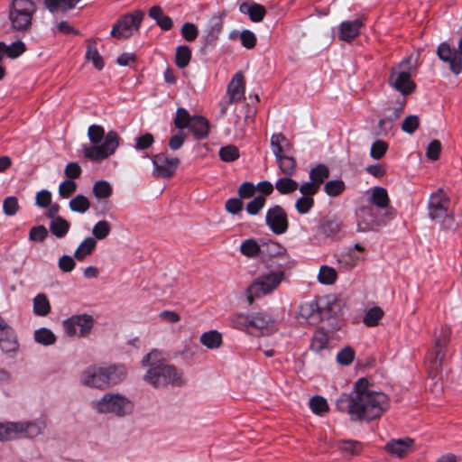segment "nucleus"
<instances>
[{"label": "nucleus", "mask_w": 462, "mask_h": 462, "mask_svg": "<svg viewBox=\"0 0 462 462\" xmlns=\"http://www.w3.org/2000/svg\"><path fill=\"white\" fill-rule=\"evenodd\" d=\"M338 411L346 413L351 421L370 422L383 416L390 408L389 396L374 390L366 378H359L350 393H343L336 400Z\"/></svg>", "instance_id": "f257e3e1"}, {"label": "nucleus", "mask_w": 462, "mask_h": 462, "mask_svg": "<svg viewBox=\"0 0 462 462\" xmlns=\"http://www.w3.org/2000/svg\"><path fill=\"white\" fill-rule=\"evenodd\" d=\"M451 329L444 326L435 332L433 346L425 356V368L429 377L437 379L448 365L450 350L448 347Z\"/></svg>", "instance_id": "f03ea898"}, {"label": "nucleus", "mask_w": 462, "mask_h": 462, "mask_svg": "<svg viewBox=\"0 0 462 462\" xmlns=\"http://www.w3.org/2000/svg\"><path fill=\"white\" fill-rule=\"evenodd\" d=\"M88 135L92 145L85 147L84 156L97 162L107 158L116 150V131H109L105 135L102 126L92 125L88 127Z\"/></svg>", "instance_id": "7ed1b4c3"}, {"label": "nucleus", "mask_w": 462, "mask_h": 462, "mask_svg": "<svg viewBox=\"0 0 462 462\" xmlns=\"http://www.w3.org/2000/svg\"><path fill=\"white\" fill-rule=\"evenodd\" d=\"M449 204L450 198L442 188H439L430 195L427 205L429 218L439 223L444 230H454L457 226L454 214L448 212Z\"/></svg>", "instance_id": "20e7f679"}, {"label": "nucleus", "mask_w": 462, "mask_h": 462, "mask_svg": "<svg viewBox=\"0 0 462 462\" xmlns=\"http://www.w3.org/2000/svg\"><path fill=\"white\" fill-rule=\"evenodd\" d=\"M37 5L32 0H12L8 6V20L13 31L27 32L32 25Z\"/></svg>", "instance_id": "39448f33"}, {"label": "nucleus", "mask_w": 462, "mask_h": 462, "mask_svg": "<svg viewBox=\"0 0 462 462\" xmlns=\"http://www.w3.org/2000/svg\"><path fill=\"white\" fill-rule=\"evenodd\" d=\"M270 145L282 173L285 176H293L296 172L297 162L291 154L292 146L287 137L282 133L273 134Z\"/></svg>", "instance_id": "423d86ee"}, {"label": "nucleus", "mask_w": 462, "mask_h": 462, "mask_svg": "<svg viewBox=\"0 0 462 462\" xmlns=\"http://www.w3.org/2000/svg\"><path fill=\"white\" fill-rule=\"evenodd\" d=\"M143 380L154 388L165 387L169 384L180 386L183 382L181 374L171 365L152 364L143 376Z\"/></svg>", "instance_id": "0eeeda50"}, {"label": "nucleus", "mask_w": 462, "mask_h": 462, "mask_svg": "<svg viewBox=\"0 0 462 462\" xmlns=\"http://www.w3.org/2000/svg\"><path fill=\"white\" fill-rule=\"evenodd\" d=\"M299 316L310 325H318L332 316V307L327 299L316 298L300 305Z\"/></svg>", "instance_id": "6e6552de"}, {"label": "nucleus", "mask_w": 462, "mask_h": 462, "mask_svg": "<svg viewBox=\"0 0 462 462\" xmlns=\"http://www.w3.org/2000/svg\"><path fill=\"white\" fill-rule=\"evenodd\" d=\"M284 280L285 273L283 271L270 272L259 275L247 288L246 293L249 303H252L254 298H260L273 292Z\"/></svg>", "instance_id": "1a4fd4ad"}, {"label": "nucleus", "mask_w": 462, "mask_h": 462, "mask_svg": "<svg viewBox=\"0 0 462 462\" xmlns=\"http://www.w3.org/2000/svg\"><path fill=\"white\" fill-rule=\"evenodd\" d=\"M412 69L411 57H405L396 68H392L389 84L402 96L412 93L416 84L411 80V70Z\"/></svg>", "instance_id": "9d476101"}, {"label": "nucleus", "mask_w": 462, "mask_h": 462, "mask_svg": "<svg viewBox=\"0 0 462 462\" xmlns=\"http://www.w3.org/2000/svg\"><path fill=\"white\" fill-rule=\"evenodd\" d=\"M387 213L373 206H362L356 212V226L358 232L378 231L386 226L389 219H386Z\"/></svg>", "instance_id": "9b49d317"}, {"label": "nucleus", "mask_w": 462, "mask_h": 462, "mask_svg": "<svg viewBox=\"0 0 462 462\" xmlns=\"http://www.w3.org/2000/svg\"><path fill=\"white\" fill-rule=\"evenodd\" d=\"M116 374V365L87 367L80 375V383L90 388L100 390L110 386L112 376Z\"/></svg>", "instance_id": "f8f14e48"}, {"label": "nucleus", "mask_w": 462, "mask_h": 462, "mask_svg": "<svg viewBox=\"0 0 462 462\" xmlns=\"http://www.w3.org/2000/svg\"><path fill=\"white\" fill-rule=\"evenodd\" d=\"M151 161L153 166L152 175L162 179L173 176L180 164L179 158L169 157L165 152L152 156Z\"/></svg>", "instance_id": "ddd939ff"}, {"label": "nucleus", "mask_w": 462, "mask_h": 462, "mask_svg": "<svg viewBox=\"0 0 462 462\" xmlns=\"http://www.w3.org/2000/svg\"><path fill=\"white\" fill-rule=\"evenodd\" d=\"M143 12L140 9L127 13L117 19V39L129 38L140 28L143 18Z\"/></svg>", "instance_id": "4468645a"}, {"label": "nucleus", "mask_w": 462, "mask_h": 462, "mask_svg": "<svg viewBox=\"0 0 462 462\" xmlns=\"http://www.w3.org/2000/svg\"><path fill=\"white\" fill-rule=\"evenodd\" d=\"M265 224L275 235H282L289 228L287 213L280 205L271 207L265 215Z\"/></svg>", "instance_id": "2eb2a0df"}, {"label": "nucleus", "mask_w": 462, "mask_h": 462, "mask_svg": "<svg viewBox=\"0 0 462 462\" xmlns=\"http://www.w3.org/2000/svg\"><path fill=\"white\" fill-rule=\"evenodd\" d=\"M0 348L13 356L17 353L19 343L14 329L0 316Z\"/></svg>", "instance_id": "dca6fc26"}, {"label": "nucleus", "mask_w": 462, "mask_h": 462, "mask_svg": "<svg viewBox=\"0 0 462 462\" xmlns=\"http://www.w3.org/2000/svg\"><path fill=\"white\" fill-rule=\"evenodd\" d=\"M437 55L440 60L448 64L452 73L458 75L462 72V59L458 57L457 50L451 48L449 43L441 42L437 48Z\"/></svg>", "instance_id": "f3484780"}, {"label": "nucleus", "mask_w": 462, "mask_h": 462, "mask_svg": "<svg viewBox=\"0 0 462 462\" xmlns=\"http://www.w3.org/2000/svg\"><path fill=\"white\" fill-rule=\"evenodd\" d=\"M318 234L330 241H338L344 236L343 224L335 217H325L318 226Z\"/></svg>", "instance_id": "a211bd4d"}, {"label": "nucleus", "mask_w": 462, "mask_h": 462, "mask_svg": "<svg viewBox=\"0 0 462 462\" xmlns=\"http://www.w3.org/2000/svg\"><path fill=\"white\" fill-rule=\"evenodd\" d=\"M363 22L360 19L343 21L338 26V38L346 42H350L360 34Z\"/></svg>", "instance_id": "6ab92c4d"}, {"label": "nucleus", "mask_w": 462, "mask_h": 462, "mask_svg": "<svg viewBox=\"0 0 462 462\" xmlns=\"http://www.w3.org/2000/svg\"><path fill=\"white\" fill-rule=\"evenodd\" d=\"M245 90L244 76L241 72H236L227 85L228 103H236L244 98Z\"/></svg>", "instance_id": "aec40b11"}, {"label": "nucleus", "mask_w": 462, "mask_h": 462, "mask_svg": "<svg viewBox=\"0 0 462 462\" xmlns=\"http://www.w3.org/2000/svg\"><path fill=\"white\" fill-rule=\"evenodd\" d=\"M414 440L411 438L393 439L385 444L384 449L391 456L401 457L411 450Z\"/></svg>", "instance_id": "412c9836"}, {"label": "nucleus", "mask_w": 462, "mask_h": 462, "mask_svg": "<svg viewBox=\"0 0 462 462\" xmlns=\"http://www.w3.org/2000/svg\"><path fill=\"white\" fill-rule=\"evenodd\" d=\"M188 129L192 133L196 140L200 141L208 137L210 124L205 116L194 115Z\"/></svg>", "instance_id": "4be33fe9"}, {"label": "nucleus", "mask_w": 462, "mask_h": 462, "mask_svg": "<svg viewBox=\"0 0 462 462\" xmlns=\"http://www.w3.org/2000/svg\"><path fill=\"white\" fill-rule=\"evenodd\" d=\"M222 29H223L222 19L220 17L215 18V21L209 26V28L207 31L206 35L204 36V43L201 48V51H211L215 47Z\"/></svg>", "instance_id": "5701e85b"}, {"label": "nucleus", "mask_w": 462, "mask_h": 462, "mask_svg": "<svg viewBox=\"0 0 462 462\" xmlns=\"http://www.w3.org/2000/svg\"><path fill=\"white\" fill-rule=\"evenodd\" d=\"M239 12L247 14L254 23L262 22L266 14L264 6L257 3H252L251 5L242 3L239 5Z\"/></svg>", "instance_id": "b1692460"}, {"label": "nucleus", "mask_w": 462, "mask_h": 462, "mask_svg": "<svg viewBox=\"0 0 462 462\" xmlns=\"http://www.w3.org/2000/svg\"><path fill=\"white\" fill-rule=\"evenodd\" d=\"M81 0H43L45 8L51 14H66L72 10Z\"/></svg>", "instance_id": "393cba45"}, {"label": "nucleus", "mask_w": 462, "mask_h": 462, "mask_svg": "<svg viewBox=\"0 0 462 462\" xmlns=\"http://www.w3.org/2000/svg\"><path fill=\"white\" fill-rule=\"evenodd\" d=\"M149 16L155 21L162 31H169L173 26L171 18L164 14L162 8L159 5H153L149 9Z\"/></svg>", "instance_id": "a878e982"}, {"label": "nucleus", "mask_w": 462, "mask_h": 462, "mask_svg": "<svg viewBox=\"0 0 462 462\" xmlns=\"http://www.w3.org/2000/svg\"><path fill=\"white\" fill-rule=\"evenodd\" d=\"M87 51L85 53V59L88 61H91L93 63V66L98 69L101 70L104 68V61L103 58L99 54L97 51V42L94 39H88L87 41Z\"/></svg>", "instance_id": "bb28decb"}, {"label": "nucleus", "mask_w": 462, "mask_h": 462, "mask_svg": "<svg viewBox=\"0 0 462 462\" xmlns=\"http://www.w3.org/2000/svg\"><path fill=\"white\" fill-rule=\"evenodd\" d=\"M93 408L98 413H107L116 411V393L105 394L101 400L92 402Z\"/></svg>", "instance_id": "cd10ccee"}, {"label": "nucleus", "mask_w": 462, "mask_h": 462, "mask_svg": "<svg viewBox=\"0 0 462 462\" xmlns=\"http://www.w3.org/2000/svg\"><path fill=\"white\" fill-rule=\"evenodd\" d=\"M370 201L372 203L371 206L380 209L381 211L382 209L386 208L389 204L387 190L379 186L373 188Z\"/></svg>", "instance_id": "c85d7f7f"}, {"label": "nucleus", "mask_w": 462, "mask_h": 462, "mask_svg": "<svg viewBox=\"0 0 462 462\" xmlns=\"http://www.w3.org/2000/svg\"><path fill=\"white\" fill-rule=\"evenodd\" d=\"M97 247L95 238L88 236L85 238L78 246L74 253V258L82 262L87 256L90 255Z\"/></svg>", "instance_id": "c756f323"}, {"label": "nucleus", "mask_w": 462, "mask_h": 462, "mask_svg": "<svg viewBox=\"0 0 462 462\" xmlns=\"http://www.w3.org/2000/svg\"><path fill=\"white\" fill-rule=\"evenodd\" d=\"M222 342V334L216 329L206 331L200 336V343L208 349L218 348Z\"/></svg>", "instance_id": "7c9ffc66"}, {"label": "nucleus", "mask_w": 462, "mask_h": 462, "mask_svg": "<svg viewBox=\"0 0 462 462\" xmlns=\"http://www.w3.org/2000/svg\"><path fill=\"white\" fill-rule=\"evenodd\" d=\"M328 332L323 328H319L313 334L310 348L314 352L319 353L328 347Z\"/></svg>", "instance_id": "2f4dec72"}, {"label": "nucleus", "mask_w": 462, "mask_h": 462, "mask_svg": "<svg viewBox=\"0 0 462 462\" xmlns=\"http://www.w3.org/2000/svg\"><path fill=\"white\" fill-rule=\"evenodd\" d=\"M69 223L62 217H56L50 223V231L57 238H63L69 232Z\"/></svg>", "instance_id": "473e14b6"}, {"label": "nucleus", "mask_w": 462, "mask_h": 462, "mask_svg": "<svg viewBox=\"0 0 462 462\" xmlns=\"http://www.w3.org/2000/svg\"><path fill=\"white\" fill-rule=\"evenodd\" d=\"M384 311L379 306L370 308L363 317V323L368 328H374L379 325L383 318Z\"/></svg>", "instance_id": "72a5a7b5"}, {"label": "nucleus", "mask_w": 462, "mask_h": 462, "mask_svg": "<svg viewBox=\"0 0 462 462\" xmlns=\"http://www.w3.org/2000/svg\"><path fill=\"white\" fill-rule=\"evenodd\" d=\"M51 312V304L47 296L43 293L37 294L33 299V313L36 316L44 317Z\"/></svg>", "instance_id": "f704fd0d"}, {"label": "nucleus", "mask_w": 462, "mask_h": 462, "mask_svg": "<svg viewBox=\"0 0 462 462\" xmlns=\"http://www.w3.org/2000/svg\"><path fill=\"white\" fill-rule=\"evenodd\" d=\"M299 188L298 182L291 179V176L280 178L275 182V189L280 194L287 195L296 191Z\"/></svg>", "instance_id": "c9c22d12"}, {"label": "nucleus", "mask_w": 462, "mask_h": 462, "mask_svg": "<svg viewBox=\"0 0 462 462\" xmlns=\"http://www.w3.org/2000/svg\"><path fill=\"white\" fill-rule=\"evenodd\" d=\"M329 176V169L326 164L319 163L310 171V180L320 187Z\"/></svg>", "instance_id": "e433bc0d"}, {"label": "nucleus", "mask_w": 462, "mask_h": 462, "mask_svg": "<svg viewBox=\"0 0 462 462\" xmlns=\"http://www.w3.org/2000/svg\"><path fill=\"white\" fill-rule=\"evenodd\" d=\"M193 117L194 116H191L185 107H179L176 110L174 125L178 130L183 131L189 127L191 121L193 120Z\"/></svg>", "instance_id": "4c0bfd02"}, {"label": "nucleus", "mask_w": 462, "mask_h": 462, "mask_svg": "<svg viewBox=\"0 0 462 462\" xmlns=\"http://www.w3.org/2000/svg\"><path fill=\"white\" fill-rule=\"evenodd\" d=\"M191 60V50L188 45H180L176 48L175 64L180 69L186 68Z\"/></svg>", "instance_id": "58836bf2"}, {"label": "nucleus", "mask_w": 462, "mask_h": 462, "mask_svg": "<svg viewBox=\"0 0 462 462\" xmlns=\"http://www.w3.org/2000/svg\"><path fill=\"white\" fill-rule=\"evenodd\" d=\"M34 340L42 346H51L56 342V336L54 333L47 328H41L34 331Z\"/></svg>", "instance_id": "ea45409f"}, {"label": "nucleus", "mask_w": 462, "mask_h": 462, "mask_svg": "<svg viewBox=\"0 0 462 462\" xmlns=\"http://www.w3.org/2000/svg\"><path fill=\"white\" fill-rule=\"evenodd\" d=\"M242 254L253 258L258 256L261 253V247L254 238L245 239L240 245Z\"/></svg>", "instance_id": "a19ab883"}, {"label": "nucleus", "mask_w": 462, "mask_h": 462, "mask_svg": "<svg viewBox=\"0 0 462 462\" xmlns=\"http://www.w3.org/2000/svg\"><path fill=\"white\" fill-rule=\"evenodd\" d=\"M23 430L22 423L9 422L6 424L0 423V440H7L15 437L18 430Z\"/></svg>", "instance_id": "79ce46f5"}, {"label": "nucleus", "mask_w": 462, "mask_h": 462, "mask_svg": "<svg viewBox=\"0 0 462 462\" xmlns=\"http://www.w3.org/2000/svg\"><path fill=\"white\" fill-rule=\"evenodd\" d=\"M218 155L222 162H233L239 158L240 152L236 145L228 144L219 149Z\"/></svg>", "instance_id": "37998d69"}, {"label": "nucleus", "mask_w": 462, "mask_h": 462, "mask_svg": "<svg viewBox=\"0 0 462 462\" xmlns=\"http://www.w3.org/2000/svg\"><path fill=\"white\" fill-rule=\"evenodd\" d=\"M336 279L337 272L334 268L328 265H323L320 267L319 273L318 274V281L321 284L330 285L335 282Z\"/></svg>", "instance_id": "c03bdc74"}, {"label": "nucleus", "mask_w": 462, "mask_h": 462, "mask_svg": "<svg viewBox=\"0 0 462 462\" xmlns=\"http://www.w3.org/2000/svg\"><path fill=\"white\" fill-rule=\"evenodd\" d=\"M310 408L313 413L322 415L328 411V404L324 397L315 395L310 399Z\"/></svg>", "instance_id": "a18cd8bd"}, {"label": "nucleus", "mask_w": 462, "mask_h": 462, "mask_svg": "<svg viewBox=\"0 0 462 462\" xmlns=\"http://www.w3.org/2000/svg\"><path fill=\"white\" fill-rule=\"evenodd\" d=\"M346 188L342 180H332L328 181L324 186V191L329 197H337L340 195Z\"/></svg>", "instance_id": "49530a36"}, {"label": "nucleus", "mask_w": 462, "mask_h": 462, "mask_svg": "<svg viewBox=\"0 0 462 462\" xmlns=\"http://www.w3.org/2000/svg\"><path fill=\"white\" fill-rule=\"evenodd\" d=\"M230 323L232 328L239 330L250 329V314L238 313L234 315Z\"/></svg>", "instance_id": "de8ad7c7"}, {"label": "nucleus", "mask_w": 462, "mask_h": 462, "mask_svg": "<svg viewBox=\"0 0 462 462\" xmlns=\"http://www.w3.org/2000/svg\"><path fill=\"white\" fill-rule=\"evenodd\" d=\"M112 191L111 185L106 180H98L93 186V193L99 199L108 198Z\"/></svg>", "instance_id": "09e8293b"}, {"label": "nucleus", "mask_w": 462, "mask_h": 462, "mask_svg": "<svg viewBox=\"0 0 462 462\" xmlns=\"http://www.w3.org/2000/svg\"><path fill=\"white\" fill-rule=\"evenodd\" d=\"M90 203L83 195H77L69 201V208L72 211L85 213L88 210Z\"/></svg>", "instance_id": "8fccbe9b"}, {"label": "nucleus", "mask_w": 462, "mask_h": 462, "mask_svg": "<svg viewBox=\"0 0 462 462\" xmlns=\"http://www.w3.org/2000/svg\"><path fill=\"white\" fill-rule=\"evenodd\" d=\"M271 319L263 313L250 314V328L262 330L267 328Z\"/></svg>", "instance_id": "3c124183"}, {"label": "nucleus", "mask_w": 462, "mask_h": 462, "mask_svg": "<svg viewBox=\"0 0 462 462\" xmlns=\"http://www.w3.org/2000/svg\"><path fill=\"white\" fill-rule=\"evenodd\" d=\"M265 203H266L265 197L263 195H258L247 203L246 212L249 215L255 216L262 210V208L264 207Z\"/></svg>", "instance_id": "603ef678"}, {"label": "nucleus", "mask_w": 462, "mask_h": 462, "mask_svg": "<svg viewBox=\"0 0 462 462\" xmlns=\"http://www.w3.org/2000/svg\"><path fill=\"white\" fill-rule=\"evenodd\" d=\"M26 51L25 43L20 40L6 45L5 55L10 59H16Z\"/></svg>", "instance_id": "864d4df0"}, {"label": "nucleus", "mask_w": 462, "mask_h": 462, "mask_svg": "<svg viewBox=\"0 0 462 462\" xmlns=\"http://www.w3.org/2000/svg\"><path fill=\"white\" fill-rule=\"evenodd\" d=\"M314 207V199L300 196L295 202V208L300 215L308 214Z\"/></svg>", "instance_id": "5fc2aeb1"}, {"label": "nucleus", "mask_w": 462, "mask_h": 462, "mask_svg": "<svg viewBox=\"0 0 462 462\" xmlns=\"http://www.w3.org/2000/svg\"><path fill=\"white\" fill-rule=\"evenodd\" d=\"M388 150V144L383 140H376L372 143L370 156L374 160H380Z\"/></svg>", "instance_id": "6e6d98bb"}, {"label": "nucleus", "mask_w": 462, "mask_h": 462, "mask_svg": "<svg viewBox=\"0 0 462 462\" xmlns=\"http://www.w3.org/2000/svg\"><path fill=\"white\" fill-rule=\"evenodd\" d=\"M110 225L108 222L102 220L98 221L92 229L93 238L95 240L105 239L110 233Z\"/></svg>", "instance_id": "4d7b16f0"}, {"label": "nucleus", "mask_w": 462, "mask_h": 462, "mask_svg": "<svg viewBox=\"0 0 462 462\" xmlns=\"http://www.w3.org/2000/svg\"><path fill=\"white\" fill-rule=\"evenodd\" d=\"M181 35L187 42H193L199 36V29L193 23L186 22L181 27Z\"/></svg>", "instance_id": "13d9d810"}, {"label": "nucleus", "mask_w": 462, "mask_h": 462, "mask_svg": "<svg viewBox=\"0 0 462 462\" xmlns=\"http://www.w3.org/2000/svg\"><path fill=\"white\" fill-rule=\"evenodd\" d=\"M362 449V444L357 440H344L340 445V450L350 456L358 454Z\"/></svg>", "instance_id": "bf43d9fd"}, {"label": "nucleus", "mask_w": 462, "mask_h": 462, "mask_svg": "<svg viewBox=\"0 0 462 462\" xmlns=\"http://www.w3.org/2000/svg\"><path fill=\"white\" fill-rule=\"evenodd\" d=\"M74 317H83L79 318L80 321H78L76 324L77 328H79L80 336H86L88 334L93 327V319L91 316L88 314L81 315H73Z\"/></svg>", "instance_id": "052dcab7"}, {"label": "nucleus", "mask_w": 462, "mask_h": 462, "mask_svg": "<svg viewBox=\"0 0 462 462\" xmlns=\"http://www.w3.org/2000/svg\"><path fill=\"white\" fill-rule=\"evenodd\" d=\"M355 358V351L351 346H345L337 355V362L343 365H349Z\"/></svg>", "instance_id": "680f3d73"}, {"label": "nucleus", "mask_w": 462, "mask_h": 462, "mask_svg": "<svg viewBox=\"0 0 462 462\" xmlns=\"http://www.w3.org/2000/svg\"><path fill=\"white\" fill-rule=\"evenodd\" d=\"M48 236L47 228L42 226H32L29 232V240L42 243Z\"/></svg>", "instance_id": "e2e57ef3"}, {"label": "nucleus", "mask_w": 462, "mask_h": 462, "mask_svg": "<svg viewBox=\"0 0 462 462\" xmlns=\"http://www.w3.org/2000/svg\"><path fill=\"white\" fill-rule=\"evenodd\" d=\"M420 125V118L418 116L411 115L403 120L402 130L409 134H412Z\"/></svg>", "instance_id": "0e129e2a"}, {"label": "nucleus", "mask_w": 462, "mask_h": 462, "mask_svg": "<svg viewBox=\"0 0 462 462\" xmlns=\"http://www.w3.org/2000/svg\"><path fill=\"white\" fill-rule=\"evenodd\" d=\"M133 402L125 397L117 393V416H125L132 412Z\"/></svg>", "instance_id": "69168bd1"}, {"label": "nucleus", "mask_w": 462, "mask_h": 462, "mask_svg": "<svg viewBox=\"0 0 462 462\" xmlns=\"http://www.w3.org/2000/svg\"><path fill=\"white\" fill-rule=\"evenodd\" d=\"M23 430H18V433H24L26 436L32 438L42 433L43 423L27 422L22 423Z\"/></svg>", "instance_id": "338daca9"}, {"label": "nucleus", "mask_w": 462, "mask_h": 462, "mask_svg": "<svg viewBox=\"0 0 462 462\" xmlns=\"http://www.w3.org/2000/svg\"><path fill=\"white\" fill-rule=\"evenodd\" d=\"M19 209L16 197L10 196L5 199L3 202V210L6 216H14Z\"/></svg>", "instance_id": "774afa93"}]
</instances>
